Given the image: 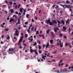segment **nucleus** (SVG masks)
<instances>
[{
	"label": "nucleus",
	"instance_id": "nucleus-39",
	"mask_svg": "<svg viewBox=\"0 0 73 73\" xmlns=\"http://www.w3.org/2000/svg\"><path fill=\"white\" fill-rule=\"evenodd\" d=\"M38 48L39 50L41 49V46H39V45L38 46Z\"/></svg>",
	"mask_w": 73,
	"mask_h": 73
},
{
	"label": "nucleus",
	"instance_id": "nucleus-38",
	"mask_svg": "<svg viewBox=\"0 0 73 73\" xmlns=\"http://www.w3.org/2000/svg\"><path fill=\"white\" fill-rule=\"evenodd\" d=\"M21 6V5L19 4L18 5V8H19Z\"/></svg>",
	"mask_w": 73,
	"mask_h": 73
},
{
	"label": "nucleus",
	"instance_id": "nucleus-47",
	"mask_svg": "<svg viewBox=\"0 0 73 73\" xmlns=\"http://www.w3.org/2000/svg\"><path fill=\"white\" fill-rule=\"evenodd\" d=\"M51 46L52 48L53 47H54V45H51Z\"/></svg>",
	"mask_w": 73,
	"mask_h": 73
},
{
	"label": "nucleus",
	"instance_id": "nucleus-40",
	"mask_svg": "<svg viewBox=\"0 0 73 73\" xmlns=\"http://www.w3.org/2000/svg\"><path fill=\"white\" fill-rule=\"evenodd\" d=\"M10 4H11V5H12L13 4V3H12V1H10Z\"/></svg>",
	"mask_w": 73,
	"mask_h": 73
},
{
	"label": "nucleus",
	"instance_id": "nucleus-23",
	"mask_svg": "<svg viewBox=\"0 0 73 73\" xmlns=\"http://www.w3.org/2000/svg\"><path fill=\"white\" fill-rule=\"evenodd\" d=\"M66 3H67V4H69V3H70V2L68 1H66Z\"/></svg>",
	"mask_w": 73,
	"mask_h": 73
},
{
	"label": "nucleus",
	"instance_id": "nucleus-13",
	"mask_svg": "<svg viewBox=\"0 0 73 73\" xmlns=\"http://www.w3.org/2000/svg\"><path fill=\"white\" fill-rule=\"evenodd\" d=\"M12 21H14V19H12L11 18L10 20L9 21V22H12Z\"/></svg>",
	"mask_w": 73,
	"mask_h": 73
},
{
	"label": "nucleus",
	"instance_id": "nucleus-54",
	"mask_svg": "<svg viewBox=\"0 0 73 73\" xmlns=\"http://www.w3.org/2000/svg\"><path fill=\"white\" fill-rule=\"evenodd\" d=\"M14 39H16V40H17V38H16V37H14Z\"/></svg>",
	"mask_w": 73,
	"mask_h": 73
},
{
	"label": "nucleus",
	"instance_id": "nucleus-25",
	"mask_svg": "<svg viewBox=\"0 0 73 73\" xmlns=\"http://www.w3.org/2000/svg\"><path fill=\"white\" fill-rule=\"evenodd\" d=\"M37 44V43H36V42H34V46H36Z\"/></svg>",
	"mask_w": 73,
	"mask_h": 73
},
{
	"label": "nucleus",
	"instance_id": "nucleus-21",
	"mask_svg": "<svg viewBox=\"0 0 73 73\" xmlns=\"http://www.w3.org/2000/svg\"><path fill=\"white\" fill-rule=\"evenodd\" d=\"M31 29L30 28H29V29H28L27 30V31L29 33H30V29Z\"/></svg>",
	"mask_w": 73,
	"mask_h": 73
},
{
	"label": "nucleus",
	"instance_id": "nucleus-48",
	"mask_svg": "<svg viewBox=\"0 0 73 73\" xmlns=\"http://www.w3.org/2000/svg\"><path fill=\"white\" fill-rule=\"evenodd\" d=\"M18 7V6L17 5H16L15 6V8H17Z\"/></svg>",
	"mask_w": 73,
	"mask_h": 73
},
{
	"label": "nucleus",
	"instance_id": "nucleus-35",
	"mask_svg": "<svg viewBox=\"0 0 73 73\" xmlns=\"http://www.w3.org/2000/svg\"><path fill=\"white\" fill-rule=\"evenodd\" d=\"M62 72H62H61V71H59V70H58V72H57V73H61V72Z\"/></svg>",
	"mask_w": 73,
	"mask_h": 73
},
{
	"label": "nucleus",
	"instance_id": "nucleus-3",
	"mask_svg": "<svg viewBox=\"0 0 73 73\" xmlns=\"http://www.w3.org/2000/svg\"><path fill=\"white\" fill-rule=\"evenodd\" d=\"M23 37H24V36H22L20 38V39L19 40V44H18V45H19L21 42H22L23 39Z\"/></svg>",
	"mask_w": 73,
	"mask_h": 73
},
{
	"label": "nucleus",
	"instance_id": "nucleus-53",
	"mask_svg": "<svg viewBox=\"0 0 73 73\" xmlns=\"http://www.w3.org/2000/svg\"><path fill=\"white\" fill-rule=\"evenodd\" d=\"M9 19H10V18H9V17H7V19L8 20H9Z\"/></svg>",
	"mask_w": 73,
	"mask_h": 73
},
{
	"label": "nucleus",
	"instance_id": "nucleus-32",
	"mask_svg": "<svg viewBox=\"0 0 73 73\" xmlns=\"http://www.w3.org/2000/svg\"><path fill=\"white\" fill-rule=\"evenodd\" d=\"M5 30L6 31H8V30H9V28L8 29H5Z\"/></svg>",
	"mask_w": 73,
	"mask_h": 73
},
{
	"label": "nucleus",
	"instance_id": "nucleus-4",
	"mask_svg": "<svg viewBox=\"0 0 73 73\" xmlns=\"http://www.w3.org/2000/svg\"><path fill=\"white\" fill-rule=\"evenodd\" d=\"M30 51L31 52H35V54L37 55L38 54V53L37 52V50H33V49H30Z\"/></svg>",
	"mask_w": 73,
	"mask_h": 73
},
{
	"label": "nucleus",
	"instance_id": "nucleus-62",
	"mask_svg": "<svg viewBox=\"0 0 73 73\" xmlns=\"http://www.w3.org/2000/svg\"><path fill=\"white\" fill-rule=\"evenodd\" d=\"M35 19L36 20L37 19V17H35Z\"/></svg>",
	"mask_w": 73,
	"mask_h": 73
},
{
	"label": "nucleus",
	"instance_id": "nucleus-20",
	"mask_svg": "<svg viewBox=\"0 0 73 73\" xmlns=\"http://www.w3.org/2000/svg\"><path fill=\"white\" fill-rule=\"evenodd\" d=\"M57 29L56 28H54V32L56 33L57 32Z\"/></svg>",
	"mask_w": 73,
	"mask_h": 73
},
{
	"label": "nucleus",
	"instance_id": "nucleus-11",
	"mask_svg": "<svg viewBox=\"0 0 73 73\" xmlns=\"http://www.w3.org/2000/svg\"><path fill=\"white\" fill-rule=\"evenodd\" d=\"M50 42L51 44H53V43L54 42V41L53 40L51 39L50 40Z\"/></svg>",
	"mask_w": 73,
	"mask_h": 73
},
{
	"label": "nucleus",
	"instance_id": "nucleus-31",
	"mask_svg": "<svg viewBox=\"0 0 73 73\" xmlns=\"http://www.w3.org/2000/svg\"><path fill=\"white\" fill-rule=\"evenodd\" d=\"M10 38V37L8 36H7V38L8 40Z\"/></svg>",
	"mask_w": 73,
	"mask_h": 73
},
{
	"label": "nucleus",
	"instance_id": "nucleus-19",
	"mask_svg": "<svg viewBox=\"0 0 73 73\" xmlns=\"http://www.w3.org/2000/svg\"><path fill=\"white\" fill-rule=\"evenodd\" d=\"M10 11H11V13H13V12H14V11L13 10V9H11L10 10Z\"/></svg>",
	"mask_w": 73,
	"mask_h": 73
},
{
	"label": "nucleus",
	"instance_id": "nucleus-57",
	"mask_svg": "<svg viewBox=\"0 0 73 73\" xmlns=\"http://www.w3.org/2000/svg\"><path fill=\"white\" fill-rule=\"evenodd\" d=\"M41 19L42 20H43V19H44V17H41Z\"/></svg>",
	"mask_w": 73,
	"mask_h": 73
},
{
	"label": "nucleus",
	"instance_id": "nucleus-26",
	"mask_svg": "<svg viewBox=\"0 0 73 73\" xmlns=\"http://www.w3.org/2000/svg\"><path fill=\"white\" fill-rule=\"evenodd\" d=\"M63 61L62 60H61L59 62V64H60V63H61Z\"/></svg>",
	"mask_w": 73,
	"mask_h": 73
},
{
	"label": "nucleus",
	"instance_id": "nucleus-7",
	"mask_svg": "<svg viewBox=\"0 0 73 73\" xmlns=\"http://www.w3.org/2000/svg\"><path fill=\"white\" fill-rule=\"evenodd\" d=\"M24 10V9L23 8H20V9L19 11L21 13H23V11Z\"/></svg>",
	"mask_w": 73,
	"mask_h": 73
},
{
	"label": "nucleus",
	"instance_id": "nucleus-46",
	"mask_svg": "<svg viewBox=\"0 0 73 73\" xmlns=\"http://www.w3.org/2000/svg\"><path fill=\"white\" fill-rule=\"evenodd\" d=\"M45 46H46V44H43V48H44Z\"/></svg>",
	"mask_w": 73,
	"mask_h": 73
},
{
	"label": "nucleus",
	"instance_id": "nucleus-58",
	"mask_svg": "<svg viewBox=\"0 0 73 73\" xmlns=\"http://www.w3.org/2000/svg\"><path fill=\"white\" fill-rule=\"evenodd\" d=\"M55 6H56V5H54L52 6L53 8H54V7H55Z\"/></svg>",
	"mask_w": 73,
	"mask_h": 73
},
{
	"label": "nucleus",
	"instance_id": "nucleus-18",
	"mask_svg": "<svg viewBox=\"0 0 73 73\" xmlns=\"http://www.w3.org/2000/svg\"><path fill=\"white\" fill-rule=\"evenodd\" d=\"M37 42L39 43V44H40V41L38 40H37Z\"/></svg>",
	"mask_w": 73,
	"mask_h": 73
},
{
	"label": "nucleus",
	"instance_id": "nucleus-5",
	"mask_svg": "<svg viewBox=\"0 0 73 73\" xmlns=\"http://www.w3.org/2000/svg\"><path fill=\"white\" fill-rule=\"evenodd\" d=\"M50 34L52 36L53 38L56 37V35H54V33L53 32H50Z\"/></svg>",
	"mask_w": 73,
	"mask_h": 73
},
{
	"label": "nucleus",
	"instance_id": "nucleus-6",
	"mask_svg": "<svg viewBox=\"0 0 73 73\" xmlns=\"http://www.w3.org/2000/svg\"><path fill=\"white\" fill-rule=\"evenodd\" d=\"M18 32V30H16L15 31V33H14L15 36H16H16L19 35V33H17Z\"/></svg>",
	"mask_w": 73,
	"mask_h": 73
},
{
	"label": "nucleus",
	"instance_id": "nucleus-33",
	"mask_svg": "<svg viewBox=\"0 0 73 73\" xmlns=\"http://www.w3.org/2000/svg\"><path fill=\"white\" fill-rule=\"evenodd\" d=\"M59 35H60V36H61V37H62L63 35L61 33V34H60Z\"/></svg>",
	"mask_w": 73,
	"mask_h": 73
},
{
	"label": "nucleus",
	"instance_id": "nucleus-37",
	"mask_svg": "<svg viewBox=\"0 0 73 73\" xmlns=\"http://www.w3.org/2000/svg\"><path fill=\"white\" fill-rule=\"evenodd\" d=\"M15 12L16 14L19 15V13H18V12L17 11H16Z\"/></svg>",
	"mask_w": 73,
	"mask_h": 73
},
{
	"label": "nucleus",
	"instance_id": "nucleus-51",
	"mask_svg": "<svg viewBox=\"0 0 73 73\" xmlns=\"http://www.w3.org/2000/svg\"><path fill=\"white\" fill-rule=\"evenodd\" d=\"M5 2L6 3H7L6 4H8V1H5Z\"/></svg>",
	"mask_w": 73,
	"mask_h": 73
},
{
	"label": "nucleus",
	"instance_id": "nucleus-17",
	"mask_svg": "<svg viewBox=\"0 0 73 73\" xmlns=\"http://www.w3.org/2000/svg\"><path fill=\"white\" fill-rule=\"evenodd\" d=\"M20 18H19L18 19V24H20Z\"/></svg>",
	"mask_w": 73,
	"mask_h": 73
},
{
	"label": "nucleus",
	"instance_id": "nucleus-55",
	"mask_svg": "<svg viewBox=\"0 0 73 73\" xmlns=\"http://www.w3.org/2000/svg\"><path fill=\"white\" fill-rule=\"evenodd\" d=\"M68 43H66L65 44V45L66 46H68Z\"/></svg>",
	"mask_w": 73,
	"mask_h": 73
},
{
	"label": "nucleus",
	"instance_id": "nucleus-60",
	"mask_svg": "<svg viewBox=\"0 0 73 73\" xmlns=\"http://www.w3.org/2000/svg\"><path fill=\"white\" fill-rule=\"evenodd\" d=\"M32 21L33 22H34V21H34V19H32Z\"/></svg>",
	"mask_w": 73,
	"mask_h": 73
},
{
	"label": "nucleus",
	"instance_id": "nucleus-41",
	"mask_svg": "<svg viewBox=\"0 0 73 73\" xmlns=\"http://www.w3.org/2000/svg\"><path fill=\"white\" fill-rule=\"evenodd\" d=\"M68 30L69 31V33H70L71 31V29L70 28H69V29H68Z\"/></svg>",
	"mask_w": 73,
	"mask_h": 73
},
{
	"label": "nucleus",
	"instance_id": "nucleus-43",
	"mask_svg": "<svg viewBox=\"0 0 73 73\" xmlns=\"http://www.w3.org/2000/svg\"><path fill=\"white\" fill-rule=\"evenodd\" d=\"M42 36L44 39H45L44 35H42Z\"/></svg>",
	"mask_w": 73,
	"mask_h": 73
},
{
	"label": "nucleus",
	"instance_id": "nucleus-45",
	"mask_svg": "<svg viewBox=\"0 0 73 73\" xmlns=\"http://www.w3.org/2000/svg\"><path fill=\"white\" fill-rule=\"evenodd\" d=\"M30 41L31 42L32 41H33V38H31V39L30 40Z\"/></svg>",
	"mask_w": 73,
	"mask_h": 73
},
{
	"label": "nucleus",
	"instance_id": "nucleus-24",
	"mask_svg": "<svg viewBox=\"0 0 73 73\" xmlns=\"http://www.w3.org/2000/svg\"><path fill=\"white\" fill-rule=\"evenodd\" d=\"M8 7L9 9H10V8L11 7H12V5H9Z\"/></svg>",
	"mask_w": 73,
	"mask_h": 73
},
{
	"label": "nucleus",
	"instance_id": "nucleus-9",
	"mask_svg": "<svg viewBox=\"0 0 73 73\" xmlns=\"http://www.w3.org/2000/svg\"><path fill=\"white\" fill-rule=\"evenodd\" d=\"M46 56L42 55V59H43L44 60H45V58H46Z\"/></svg>",
	"mask_w": 73,
	"mask_h": 73
},
{
	"label": "nucleus",
	"instance_id": "nucleus-64",
	"mask_svg": "<svg viewBox=\"0 0 73 73\" xmlns=\"http://www.w3.org/2000/svg\"><path fill=\"white\" fill-rule=\"evenodd\" d=\"M36 28H35V30H34V31H36Z\"/></svg>",
	"mask_w": 73,
	"mask_h": 73
},
{
	"label": "nucleus",
	"instance_id": "nucleus-22",
	"mask_svg": "<svg viewBox=\"0 0 73 73\" xmlns=\"http://www.w3.org/2000/svg\"><path fill=\"white\" fill-rule=\"evenodd\" d=\"M50 30L49 29L48 30L46 31V33L47 34H48L49 31Z\"/></svg>",
	"mask_w": 73,
	"mask_h": 73
},
{
	"label": "nucleus",
	"instance_id": "nucleus-34",
	"mask_svg": "<svg viewBox=\"0 0 73 73\" xmlns=\"http://www.w3.org/2000/svg\"><path fill=\"white\" fill-rule=\"evenodd\" d=\"M29 16V14H27L26 15V17L27 18H28V17Z\"/></svg>",
	"mask_w": 73,
	"mask_h": 73
},
{
	"label": "nucleus",
	"instance_id": "nucleus-44",
	"mask_svg": "<svg viewBox=\"0 0 73 73\" xmlns=\"http://www.w3.org/2000/svg\"><path fill=\"white\" fill-rule=\"evenodd\" d=\"M38 33H39L38 31H37L36 32V34H38Z\"/></svg>",
	"mask_w": 73,
	"mask_h": 73
},
{
	"label": "nucleus",
	"instance_id": "nucleus-63",
	"mask_svg": "<svg viewBox=\"0 0 73 73\" xmlns=\"http://www.w3.org/2000/svg\"><path fill=\"white\" fill-rule=\"evenodd\" d=\"M4 35H2V36L1 37L2 38H4Z\"/></svg>",
	"mask_w": 73,
	"mask_h": 73
},
{
	"label": "nucleus",
	"instance_id": "nucleus-8",
	"mask_svg": "<svg viewBox=\"0 0 73 73\" xmlns=\"http://www.w3.org/2000/svg\"><path fill=\"white\" fill-rule=\"evenodd\" d=\"M50 19H49L48 20H46V23L47 24H48V23H50Z\"/></svg>",
	"mask_w": 73,
	"mask_h": 73
},
{
	"label": "nucleus",
	"instance_id": "nucleus-56",
	"mask_svg": "<svg viewBox=\"0 0 73 73\" xmlns=\"http://www.w3.org/2000/svg\"><path fill=\"white\" fill-rule=\"evenodd\" d=\"M25 12H26V10L25 9L24 10L23 12H25Z\"/></svg>",
	"mask_w": 73,
	"mask_h": 73
},
{
	"label": "nucleus",
	"instance_id": "nucleus-16",
	"mask_svg": "<svg viewBox=\"0 0 73 73\" xmlns=\"http://www.w3.org/2000/svg\"><path fill=\"white\" fill-rule=\"evenodd\" d=\"M52 22H53V23H54L55 24H57V21L56 20H53L52 21Z\"/></svg>",
	"mask_w": 73,
	"mask_h": 73
},
{
	"label": "nucleus",
	"instance_id": "nucleus-1",
	"mask_svg": "<svg viewBox=\"0 0 73 73\" xmlns=\"http://www.w3.org/2000/svg\"><path fill=\"white\" fill-rule=\"evenodd\" d=\"M57 22L58 23V26L59 28H60V24H61L62 23L63 25H65V22L64 21V20H62L61 21H57Z\"/></svg>",
	"mask_w": 73,
	"mask_h": 73
},
{
	"label": "nucleus",
	"instance_id": "nucleus-30",
	"mask_svg": "<svg viewBox=\"0 0 73 73\" xmlns=\"http://www.w3.org/2000/svg\"><path fill=\"white\" fill-rule=\"evenodd\" d=\"M28 36V35L27 34H25V38H26Z\"/></svg>",
	"mask_w": 73,
	"mask_h": 73
},
{
	"label": "nucleus",
	"instance_id": "nucleus-59",
	"mask_svg": "<svg viewBox=\"0 0 73 73\" xmlns=\"http://www.w3.org/2000/svg\"><path fill=\"white\" fill-rule=\"evenodd\" d=\"M39 36H40V37H41L42 36V35H39Z\"/></svg>",
	"mask_w": 73,
	"mask_h": 73
},
{
	"label": "nucleus",
	"instance_id": "nucleus-28",
	"mask_svg": "<svg viewBox=\"0 0 73 73\" xmlns=\"http://www.w3.org/2000/svg\"><path fill=\"white\" fill-rule=\"evenodd\" d=\"M59 42L60 43V45H61V44H63V43L62 42L61 43V41L60 40H59Z\"/></svg>",
	"mask_w": 73,
	"mask_h": 73
},
{
	"label": "nucleus",
	"instance_id": "nucleus-36",
	"mask_svg": "<svg viewBox=\"0 0 73 73\" xmlns=\"http://www.w3.org/2000/svg\"><path fill=\"white\" fill-rule=\"evenodd\" d=\"M63 44H62V43H61V44L60 45V48H62L63 47Z\"/></svg>",
	"mask_w": 73,
	"mask_h": 73
},
{
	"label": "nucleus",
	"instance_id": "nucleus-12",
	"mask_svg": "<svg viewBox=\"0 0 73 73\" xmlns=\"http://www.w3.org/2000/svg\"><path fill=\"white\" fill-rule=\"evenodd\" d=\"M69 19H68L66 22V24H69Z\"/></svg>",
	"mask_w": 73,
	"mask_h": 73
},
{
	"label": "nucleus",
	"instance_id": "nucleus-2",
	"mask_svg": "<svg viewBox=\"0 0 73 73\" xmlns=\"http://www.w3.org/2000/svg\"><path fill=\"white\" fill-rule=\"evenodd\" d=\"M63 7L64 8H70V5H63Z\"/></svg>",
	"mask_w": 73,
	"mask_h": 73
},
{
	"label": "nucleus",
	"instance_id": "nucleus-49",
	"mask_svg": "<svg viewBox=\"0 0 73 73\" xmlns=\"http://www.w3.org/2000/svg\"><path fill=\"white\" fill-rule=\"evenodd\" d=\"M68 66V64H66V65H65V67H67V66Z\"/></svg>",
	"mask_w": 73,
	"mask_h": 73
},
{
	"label": "nucleus",
	"instance_id": "nucleus-29",
	"mask_svg": "<svg viewBox=\"0 0 73 73\" xmlns=\"http://www.w3.org/2000/svg\"><path fill=\"white\" fill-rule=\"evenodd\" d=\"M66 29V28H63V31H65Z\"/></svg>",
	"mask_w": 73,
	"mask_h": 73
},
{
	"label": "nucleus",
	"instance_id": "nucleus-15",
	"mask_svg": "<svg viewBox=\"0 0 73 73\" xmlns=\"http://www.w3.org/2000/svg\"><path fill=\"white\" fill-rule=\"evenodd\" d=\"M49 43H47L46 46V48H47V47L48 48L49 47Z\"/></svg>",
	"mask_w": 73,
	"mask_h": 73
},
{
	"label": "nucleus",
	"instance_id": "nucleus-27",
	"mask_svg": "<svg viewBox=\"0 0 73 73\" xmlns=\"http://www.w3.org/2000/svg\"><path fill=\"white\" fill-rule=\"evenodd\" d=\"M42 51L40 50H39V54H41V53H42Z\"/></svg>",
	"mask_w": 73,
	"mask_h": 73
},
{
	"label": "nucleus",
	"instance_id": "nucleus-42",
	"mask_svg": "<svg viewBox=\"0 0 73 73\" xmlns=\"http://www.w3.org/2000/svg\"><path fill=\"white\" fill-rule=\"evenodd\" d=\"M57 52V51H55V52H52V54H55L56 52Z\"/></svg>",
	"mask_w": 73,
	"mask_h": 73
},
{
	"label": "nucleus",
	"instance_id": "nucleus-50",
	"mask_svg": "<svg viewBox=\"0 0 73 73\" xmlns=\"http://www.w3.org/2000/svg\"><path fill=\"white\" fill-rule=\"evenodd\" d=\"M3 42L2 41H1V44H3Z\"/></svg>",
	"mask_w": 73,
	"mask_h": 73
},
{
	"label": "nucleus",
	"instance_id": "nucleus-52",
	"mask_svg": "<svg viewBox=\"0 0 73 73\" xmlns=\"http://www.w3.org/2000/svg\"><path fill=\"white\" fill-rule=\"evenodd\" d=\"M64 38H66V36H64Z\"/></svg>",
	"mask_w": 73,
	"mask_h": 73
},
{
	"label": "nucleus",
	"instance_id": "nucleus-14",
	"mask_svg": "<svg viewBox=\"0 0 73 73\" xmlns=\"http://www.w3.org/2000/svg\"><path fill=\"white\" fill-rule=\"evenodd\" d=\"M13 48H10L9 50V51H13Z\"/></svg>",
	"mask_w": 73,
	"mask_h": 73
},
{
	"label": "nucleus",
	"instance_id": "nucleus-61",
	"mask_svg": "<svg viewBox=\"0 0 73 73\" xmlns=\"http://www.w3.org/2000/svg\"><path fill=\"white\" fill-rule=\"evenodd\" d=\"M28 24V22H26L25 23V24Z\"/></svg>",
	"mask_w": 73,
	"mask_h": 73
},
{
	"label": "nucleus",
	"instance_id": "nucleus-10",
	"mask_svg": "<svg viewBox=\"0 0 73 73\" xmlns=\"http://www.w3.org/2000/svg\"><path fill=\"white\" fill-rule=\"evenodd\" d=\"M49 24L50 25H54V23L52 22H50L49 23Z\"/></svg>",
	"mask_w": 73,
	"mask_h": 73
}]
</instances>
